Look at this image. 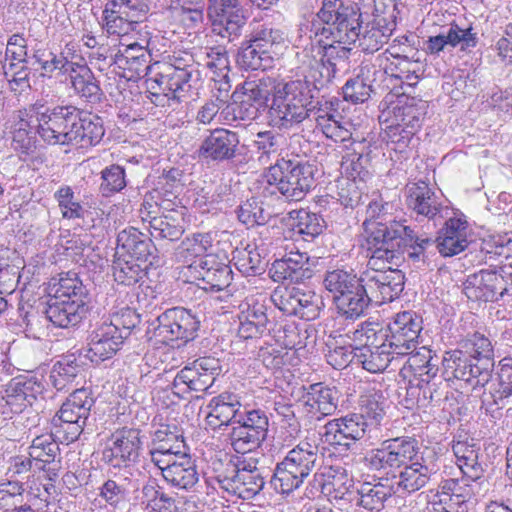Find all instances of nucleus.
<instances>
[{"instance_id":"f257e3e1","label":"nucleus","mask_w":512,"mask_h":512,"mask_svg":"<svg viewBox=\"0 0 512 512\" xmlns=\"http://www.w3.org/2000/svg\"><path fill=\"white\" fill-rule=\"evenodd\" d=\"M363 230L367 267L387 264L399 267L405 261V255L413 262H424L425 253L434 245L430 237L416 234L405 221L364 220Z\"/></svg>"},{"instance_id":"f03ea898","label":"nucleus","mask_w":512,"mask_h":512,"mask_svg":"<svg viewBox=\"0 0 512 512\" xmlns=\"http://www.w3.org/2000/svg\"><path fill=\"white\" fill-rule=\"evenodd\" d=\"M355 3L343 0H323L320 10L311 21L310 31L315 35L332 38L351 45L358 43L363 52L378 51L393 30H386L361 19Z\"/></svg>"},{"instance_id":"7ed1b4c3","label":"nucleus","mask_w":512,"mask_h":512,"mask_svg":"<svg viewBox=\"0 0 512 512\" xmlns=\"http://www.w3.org/2000/svg\"><path fill=\"white\" fill-rule=\"evenodd\" d=\"M317 167L298 155L278 158L268 168L267 183L287 201L298 202L315 187Z\"/></svg>"},{"instance_id":"20e7f679","label":"nucleus","mask_w":512,"mask_h":512,"mask_svg":"<svg viewBox=\"0 0 512 512\" xmlns=\"http://www.w3.org/2000/svg\"><path fill=\"white\" fill-rule=\"evenodd\" d=\"M314 98L310 81L292 80L278 88L269 108L270 124L289 130L310 118L308 107Z\"/></svg>"},{"instance_id":"39448f33","label":"nucleus","mask_w":512,"mask_h":512,"mask_svg":"<svg viewBox=\"0 0 512 512\" xmlns=\"http://www.w3.org/2000/svg\"><path fill=\"white\" fill-rule=\"evenodd\" d=\"M37 133L50 145H75L80 109L73 105L45 106L36 102Z\"/></svg>"},{"instance_id":"423d86ee","label":"nucleus","mask_w":512,"mask_h":512,"mask_svg":"<svg viewBox=\"0 0 512 512\" xmlns=\"http://www.w3.org/2000/svg\"><path fill=\"white\" fill-rule=\"evenodd\" d=\"M318 461V446L301 441L276 464L272 481L282 494H290L302 486Z\"/></svg>"},{"instance_id":"0eeeda50","label":"nucleus","mask_w":512,"mask_h":512,"mask_svg":"<svg viewBox=\"0 0 512 512\" xmlns=\"http://www.w3.org/2000/svg\"><path fill=\"white\" fill-rule=\"evenodd\" d=\"M94 404L91 390L75 389L53 418L56 438L66 444L76 441L84 430Z\"/></svg>"},{"instance_id":"6e6552de","label":"nucleus","mask_w":512,"mask_h":512,"mask_svg":"<svg viewBox=\"0 0 512 512\" xmlns=\"http://www.w3.org/2000/svg\"><path fill=\"white\" fill-rule=\"evenodd\" d=\"M422 452L415 438L396 437L384 440L378 448L367 451L363 463L371 471L394 472L413 461Z\"/></svg>"},{"instance_id":"1a4fd4ad","label":"nucleus","mask_w":512,"mask_h":512,"mask_svg":"<svg viewBox=\"0 0 512 512\" xmlns=\"http://www.w3.org/2000/svg\"><path fill=\"white\" fill-rule=\"evenodd\" d=\"M181 275L185 282L195 284L209 292L227 290L233 281L230 265L216 255H206L193 260L182 268Z\"/></svg>"},{"instance_id":"9d476101","label":"nucleus","mask_w":512,"mask_h":512,"mask_svg":"<svg viewBox=\"0 0 512 512\" xmlns=\"http://www.w3.org/2000/svg\"><path fill=\"white\" fill-rule=\"evenodd\" d=\"M142 445L139 429H117L107 439L101 452V461L109 468H129L139 461Z\"/></svg>"},{"instance_id":"9b49d317","label":"nucleus","mask_w":512,"mask_h":512,"mask_svg":"<svg viewBox=\"0 0 512 512\" xmlns=\"http://www.w3.org/2000/svg\"><path fill=\"white\" fill-rule=\"evenodd\" d=\"M422 329L423 320L418 313L412 310L401 311L390 318L384 341L392 353L400 358L406 357L416 349Z\"/></svg>"},{"instance_id":"f8f14e48","label":"nucleus","mask_w":512,"mask_h":512,"mask_svg":"<svg viewBox=\"0 0 512 512\" xmlns=\"http://www.w3.org/2000/svg\"><path fill=\"white\" fill-rule=\"evenodd\" d=\"M197 154L207 164L233 162L243 156L240 134L223 127L209 130L201 139Z\"/></svg>"},{"instance_id":"ddd939ff","label":"nucleus","mask_w":512,"mask_h":512,"mask_svg":"<svg viewBox=\"0 0 512 512\" xmlns=\"http://www.w3.org/2000/svg\"><path fill=\"white\" fill-rule=\"evenodd\" d=\"M208 17L215 35L234 42L246 25L247 17L239 0H209Z\"/></svg>"},{"instance_id":"4468645a","label":"nucleus","mask_w":512,"mask_h":512,"mask_svg":"<svg viewBox=\"0 0 512 512\" xmlns=\"http://www.w3.org/2000/svg\"><path fill=\"white\" fill-rule=\"evenodd\" d=\"M395 265L387 264L383 267H367L363 271V282L370 292V297L376 303L392 302L404 290L405 275Z\"/></svg>"},{"instance_id":"2eb2a0df","label":"nucleus","mask_w":512,"mask_h":512,"mask_svg":"<svg viewBox=\"0 0 512 512\" xmlns=\"http://www.w3.org/2000/svg\"><path fill=\"white\" fill-rule=\"evenodd\" d=\"M221 373L218 359L201 357L183 367L175 376L173 387L180 392H205L211 388Z\"/></svg>"},{"instance_id":"dca6fc26","label":"nucleus","mask_w":512,"mask_h":512,"mask_svg":"<svg viewBox=\"0 0 512 512\" xmlns=\"http://www.w3.org/2000/svg\"><path fill=\"white\" fill-rule=\"evenodd\" d=\"M442 364L444 369L443 375H445L446 380L457 379L464 381L471 385L474 390L485 387L493 376V371L490 369L484 375L483 365H480V363L459 349L446 352L442 359Z\"/></svg>"},{"instance_id":"f3484780","label":"nucleus","mask_w":512,"mask_h":512,"mask_svg":"<svg viewBox=\"0 0 512 512\" xmlns=\"http://www.w3.org/2000/svg\"><path fill=\"white\" fill-rule=\"evenodd\" d=\"M435 460V454L425 449L413 461L398 470V474H393L394 485L398 490L409 494L420 490L436 474L438 468Z\"/></svg>"},{"instance_id":"a211bd4d","label":"nucleus","mask_w":512,"mask_h":512,"mask_svg":"<svg viewBox=\"0 0 512 512\" xmlns=\"http://www.w3.org/2000/svg\"><path fill=\"white\" fill-rule=\"evenodd\" d=\"M44 390L42 377L21 375L7 384L2 399L12 413L19 414L33 406Z\"/></svg>"},{"instance_id":"6ab92c4d","label":"nucleus","mask_w":512,"mask_h":512,"mask_svg":"<svg viewBox=\"0 0 512 512\" xmlns=\"http://www.w3.org/2000/svg\"><path fill=\"white\" fill-rule=\"evenodd\" d=\"M116 255L129 257L141 263L152 265L158 259V249L145 233L129 226L117 235Z\"/></svg>"},{"instance_id":"aec40b11","label":"nucleus","mask_w":512,"mask_h":512,"mask_svg":"<svg viewBox=\"0 0 512 512\" xmlns=\"http://www.w3.org/2000/svg\"><path fill=\"white\" fill-rule=\"evenodd\" d=\"M302 390L304 408L312 418L321 420L337 411L340 392L335 386L317 382L302 386Z\"/></svg>"},{"instance_id":"412c9836","label":"nucleus","mask_w":512,"mask_h":512,"mask_svg":"<svg viewBox=\"0 0 512 512\" xmlns=\"http://www.w3.org/2000/svg\"><path fill=\"white\" fill-rule=\"evenodd\" d=\"M163 69L173 89V99H180L184 93L191 88V82L199 80V64L195 61L193 54L181 52L170 58V61L163 65Z\"/></svg>"},{"instance_id":"4be33fe9","label":"nucleus","mask_w":512,"mask_h":512,"mask_svg":"<svg viewBox=\"0 0 512 512\" xmlns=\"http://www.w3.org/2000/svg\"><path fill=\"white\" fill-rule=\"evenodd\" d=\"M313 265L307 253L290 251L272 263L269 275L274 282L299 283L313 276Z\"/></svg>"},{"instance_id":"5701e85b","label":"nucleus","mask_w":512,"mask_h":512,"mask_svg":"<svg viewBox=\"0 0 512 512\" xmlns=\"http://www.w3.org/2000/svg\"><path fill=\"white\" fill-rule=\"evenodd\" d=\"M124 343V336L117 327L103 321L97 324L88 337L87 357L95 363L112 358Z\"/></svg>"},{"instance_id":"b1692460","label":"nucleus","mask_w":512,"mask_h":512,"mask_svg":"<svg viewBox=\"0 0 512 512\" xmlns=\"http://www.w3.org/2000/svg\"><path fill=\"white\" fill-rule=\"evenodd\" d=\"M367 426L368 423L362 421V416H357L356 413L335 418L324 426L325 442L350 449L357 440L364 436Z\"/></svg>"},{"instance_id":"393cba45","label":"nucleus","mask_w":512,"mask_h":512,"mask_svg":"<svg viewBox=\"0 0 512 512\" xmlns=\"http://www.w3.org/2000/svg\"><path fill=\"white\" fill-rule=\"evenodd\" d=\"M241 397L235 393L222 392L207 405L206 423L216 431L238 423L241 414Z\"/></svg>"},{"instance_id":"a878e982","label":"nucleus","mask_w":512,"mask_h":512,"mask_svg":"<svg viewBox=\"0 0 512 512\" xmlns=\"http://www.w3.org/2000/svg\"><path fill=\"white\" fill-rule=\"evenodd\" d=\"M381 77H383V72L376 65L361 64L357 75L348 79L342 87L344 99L352 103L367 101L371 93L375 91L374 83Z\"/></svg>"},{"instance_id":"bb28decb","label":"nucleus","mask_w":512,"mask_h":512,"mask_svg":"<svg viewBox=\"0 0 512 512\" xmlns=\"http://www.w3.org/2000/svg\"><path fill=\"white\" fill-rule=\"evenodd\" d=\"M87 303L68 301L51 297L43 310L48 321L57 328H69L78 325L86 316Z\"/></svg>"},{"instance_id":"cd10ccee","label":"nucleus","mask_w":512,"mask_h":512,"mask_svg":"<svg viewBox=\"0 0 512 512\" xmlns=\"http://www.w3.org/2000/svg\"><path fill=\"white\" fill-rule=\"evenodd\" d=\"M163 479L173 488L192 490L200 480L197 460L188 452L176 456L172 468L163 473Z\"/></svg>"},{"instance_id":"c85d7f7f","label":"nucleus","mask_w":512,"mask_h":512,"mask_svg":"<svg viewBox=\"0 0 512 512\" xmlns=\"http://www.w3.org/2000/svg\"><path fill=\"white\" fill-rule=\"evenodd\" d=\"M471 481L467 477L456 479L448 478L442 480L438 485L436 497H438V505H444L441 507L448 509L459 508L461 512L467 509L466 503L473 497L474 490Z\"/></svg>"},{"instance_id":"c756f323","label":"nucleus","mask_w":512,"mask_h":512,"mask_svg":"<svg viewBox=\"0 0 512 512\" xmlns=\"http://www.w3.org/2000/svg\"><path fill=\"white\" fill-rule=\"evenodd\" d=\"M405 197L407 207L418 215L434 219L440 213L441 205L435 192L424 181L408 183Z\"/></svg>"},{"instance_id":"7c9ffc66","label":"nucleus","mask_w":512,"mask_h":512,"mask_svg":"<svg viewBox=\"0 0 512 512\" xmlns=\"http://www.w3.org/2000/svg\"><path fill=\"white\" fill-rule=\"evenodd\" d=\"M185 208H172L163 210L159 218L149 220V231L155 240H167L170 242L181 239L185 232Z\"/></svg>"},{"instance_id":"2f4dec72","label":"nucleus","mask_w":512,"mask_h":512,"mask_svg":"<svg viewBox=\"0 0 512 512\" xmlns=\"http://www.w3.org/2000/svg\"><path fill=\"white\" fill-rule=\"evenodd\" d=\"M84 372L83 362L70 354L53 364L49 379L57 391H64L81 384L85 378Z\"/></svg>"},{"instance_id":"473e14b6","label":"nucleus","mask_w":512,"mask_h":512,"mask_svg":"<svg viewBox=\"0 0 512 512\" xmlns=\"http://www.w3.org/2000/svg\"><path fill=\"white\" fill-rule=\"evenodd\" d=\"M311 21L307 23L306 29L309 31V39L315 42L318 47L317 55L323 59L325 63L332 68L337 74L346 70L349 65V58L351 55V48L349 45L334 41L332 38L315 35L310 31Z\"/></svg>"},{"instance_id":"72a5a7b5","label":"nucleus","mask_w":512,"mask_h":512,"mask_svg":"<svg viewBox=\"0 0 512 512\" xmlns=\"http://www.w3.org/2000/svg\"><path fill=\"white\" fill-rule=\"evenodd\" d=\"M428 107L427 101L405 96L403 92L392 107V120L417 132L423 124Z\"/></svg>"},{"instance_id":"f704fd0d","label":"nucleus","mask_w":512,"mask_h":512,"mask_svg":"<svg viewBox=\"0 0 512 512\" xmlns=\"http://www.w3.org/2000/svg\"><path fill=\"white\" fill-rule=\"evenodd\" d=\"M373 301L374 298L370 297V292L363 283L357 289L335 297L334 303L339 317L355 321L364 315Z\"/></svg>"},{"instance_id":"c9c22d12","label":"nucleus","mask_w":512,"mask_h":512,"mask_svg":"<svg viewBox=\"0 0 512 512\" xmlns=\"http://www.w3.org/2000/svg\"><path fill=\"white\" fill-rule=\"evenodd\" d=\"M499 280L496 270H480L467 276L462 284V291L469 300L494 302L495 285Z\"/></svg>"},{"instance_id":"e433bc0d","label":"nucleus","mask_w":512,"mask_h":512,"mask_svg":"<svg viewBox=\"0 0 512 512\" xmlns=\"http://www.w3.org/2000/svg\"><path fill=\"white\" fill-rule=\"evenodd\" d=\"M392 4L386 3V0H360L355 3L359 12L362 14L361 19L365 22L370 21L371 24L385 28L386 30H394L396 26L397 1L390 0Z\"/></svg>"},{"instance_id":"4c0bfd02","label":"nucleus","mask_w":512,"mask_h":512,"mask_svg":"<svg viewBox=\"0 0 512 512\" xmlns=\"http://www.w3.org/2000/svg\"><path fill=\"white\" fill-rule=\"evenodd\" d=\"M356 364L370 373H380L395 360L400 358L385 341L373 347H355Z\"/></svg>"},{"instance_id":"58836bf2","label":"nucleus","mask_w":512,"mask_h":512,"mask_svg":"<svg viewBox=\"0 0 512 512\" xmlns=\"http://www.w3.org/2000/svg\"><path fill=\"white\" fill-rule=\"evenodd\" d=\"M184 173L179 168L164 170L158 177L157 186L154 189L162 199L156 201L159 210H171L180 202L178 196L182 191Z\"/></svg>"},{"instance_id":"ea45409f","label":"nucleus","mask_w":512,"mask_h":512,"mask_svg":"<svg viewBox=\"0 0 512 512\" xmlns=\"http://www.w3.org/2000/svg\"><path fill=\"white\" fill-rule=\"evenodd\" d=\"M394 493L393 485L384 483L383 479L376 483L364 482L357 490L356 505L370 512H380Z\"/></svg>"},{"instance_id":"a19ab883","label":"nucleus","mask_w":512,"mask_h":512,"mask_svg":"<svg viewBox=\"0 0 512 512\" xmlns=\"http://www.w3.org/2000/svg\"><path fill=\"white\" fill-rule=\"evenodd\" d=\"M74 71L69 74L74 93L87 103H99L103 92L91 69L86 64L78 63Z\"/></svg>"},{"instance_id":"79ce46f5","label":"nucleus","mask_w":512,"mask_h":512,"mask_svg":"<svg viewBox=\"0 0 512 512\" xmlns=\"http://www.w3.org/2000/svg\"><path fill=\"white\" fill-rule=\"evenodd\" d=\"M463 353L483 365V373H487L488 369L494 371V347L491 340L484 334L476 331L466 336L460 343Z\"/></svg>"},{"instance_id":"37998d69","label":"nucleus","mask_w":512,"mask_h":512,"mask_svg":"<svg viewBox=\"0 0 512 512\" xmlns=\"http://www.w3.org/2000/svg\"><path fill=\"white\" fill-rule=\"evenodd\" d=\"M452 451L464 477L475 482L483 476L484 469L479 462L480 447L477 444L457 441L453 443Z\"/></svg>"},{"instance_id":"c03bdc74","label":"nucleus","mask_w":512,"mask_h":512,"mask_svg":"<svg viewBox=\"0 0 512 512\" xmlns=\"http://www.w3.org/2000/svg\"><path fill=\"white\" fill-rule=\"evenodd\" d=\"M115 63L119 68L129 70L138 77L148 76L152 69L151 54L143 46L133 43L119 50L115 55Z\"/></svg>"},{"instance_id":"a18cd8bd","label":"nucleus","mask_w":512,"mask_h":512,"mask_svg":"<svg viewBox=\"0 0 512 512\" xmlns=\"http://www.w3.org/2000/svg\"><path fill=\"white\" fill-rule=\"evenodd\" d=\"M363 283V272L358 277L352 269H328L323 278V285L327 291L333 294L334 300L338 295L346 294L352 289H357Z\"/></svg>"},{"instance_id":"49530a36","label":"nucleus","mask_w":512,"mask_h":512,"mask_svg":"<svg viewBox=\"0 0 512 512\" xmlns=\"http://www.w3.org/2000/svg\"><path fill=\"white\" fill-rule=\"evenodd\" d=\"M55 432L35 437L28 448V455L34 460L39 470H44L46 465L54 464L60 455V448Z\"/></svg>"},{"instance_id":"de8ad7c7","label":"nucleus","mask_w":512,"mask_h":512,"mask_svg":"<svg viewBox=\"0 0 512 512\" xmlns=\"http://www.w3.org/2000/svg\"><path fill=\"white\" fill-rule=\"evenodd\" d=\"M290 218L293 220V230L305 241L314 240L326 228V222L320 214L306 209L293 210Z\"/></svg>"},{"instance_id":"09e8293b","label":"nucleus","mask_w":512,"mask_h":512,"mask_svg":"<svg viewBox=\"0 0 512 512\" xmlns=\"http://www.w3.org/2000/svg\"><path fill=\"white\" fill-rule=\"evenodd\" d=\"M152 447L162 452H171L176 456L186 453L188 447L185 443L183 431L177 425H161L152 438Z\"/></svg>"},{"instance_id":"8fccbe9b","label":"nucleus","mask_w":512,"mask_h":512,"mask_svg":"<svg viewBox=\"0 0 512 512\" xmlns=\"http://www.w3.org/2000/svg\"><path fill=\"white\" fill-rule=\"evenodd\" d=\"M407 356L406 365L413 373V378H433L439 372V364L442 360L431 349L423 346Z\"/></svg>"},{"instance_id":"3c124183","label":"nucleus","mask_w":512,"mask_h":512,"mask_svg":"<svg viewBox=\"0 0 512 512\" xmlns=\"http://www.w3.org/2000/svg\"><path fill=\"white\" fill-rule=\"evenodd\" d=\"M148 266L149 264L117 255L112 265L114 280L124 286L135 285L146 276Z\"/></svg>"},{"instance_id":"603ef678","label":"nucleus","mask_w":512,"mask_h":512,"mask_svg":"<svg viewBox=\"0 0 512 512\" xmlns=\"http://www.w3.org/2000/svg\"><path fill=\"white\" fill-rule=\"evenodd\" d=\"M75 145L80 147L95 146L105 135L103 119L97 115L86 114L80 110Z\"/></svg>"},{"instance_id":"864d4df0","label":"nucleus","mask_w":512,"mask_h":512,"mask_svg":"<svg viewBox=\"0 0 512 512\" xmlns=\"http://www.w3.org/2000/svg\"><path fill=\"white\" fill-rule=\"evenodd\" d=\"M215 236L213 232L194 233L181 242L179 253L183 255L188 264L197 258H202L206 255H214L210 250Z\"/></svg>"},{"instance_id":"5fc2aeb1","label":"nucleus","mask_w":512,"mask_h":512,"mask_svg":"<svg viewBox=\"0 0 512 512\" xmlns=\"http://www.w3.org/2000/svg\"><path fill=\"white\" fill-rule=\"evenodd\" d=\"M236 269L244 276H254L264 270L263 259L256 245L248 244L245 248H236L232 253Z\"/></svg>"},{"instance_id":"6e6d98bb","label":"nucleus","mask_w":512,"mask_h":512,"mask_svg":"<svg viewBox=\"0 0 512 512\" xmlns=\"http://www.w3.org/2000/svg\"><path fill=\"white\" fill-rule=\"evenodd\" d=\"M237 216L240 222L253 227L267 224L273 214L269 208L265 207L263 201L257 197H251L238 207Z\"/></svg>"},{"instance_id":"4d7b16f0","label":"nucleus","mask_w":512,"mask_h":512,"mask_svg":"<svg viewBox=\"0 0 512 512\" xmlns=\"http://www.w3.org/2000/svg\"><path fill=\"white\" fill-rule=\"evenodd\" d=\"M174 9L185 28L199 29L204 24V0H177Z\"/></svg>"},{"instance_id":"13d9d810","label":"nucleus","mask_w":512,"mask_h":512,"mask_svg":"<svg viewBox=\"0 0 512 512\" xmlns=\"http://www.w3.org/2000/svg\"><path fill=\"white\" fill-rule=\"evenodd\" d=\"M54 199L58 203L60 214L63 219L76 220L84 218L87 210L76 198L72 187L62 185L55 191Z\"/></svg>"},{"instance_id":"bf43d9fd","label":"nucleus","mask_w":512,"mask_h":512,"mask_svg":"<svg viewBox=\"0 0 512 512\" xmlns=\"http://www.w3.org/2000/svg\"><path fill=\"white\" fill-rule=\"evenodd\" d=\"M69 53L60 52L56 54L52 51L47 53L36 51L33 58L35 62L40 65V68L43 71V75L52 74L55 71H59L64 75H69L74 71L75 66H77V62H73L69 60Z\"/></svg>"},{"instance_id":"052dcab7","label":"nucleus","mask_w":512,"mask_h":512,"mask_svg":"<svg viewBox=\"0 0 512 512\" xmlns=\"http://www.w3.org/2000/svg\"><path fill=\"white\" fill-rule=\"evenodd\" d=\"M88 291L74 272H67L59 278L54 297L58 299L86 303Z\"/></svg>"},{"instance_id":"680f3d73","label":"nucleus","mask_w":512,"mask_h":512,"mask_svg":"<svg viewBox=\"0 0 512 512\" xmlns=\"http://www.w3.org/2000/svg\"><path fill=\"white\" fill-rule=\"evenodd\" d=\"M385 398L381 391L370 390L360 396L359 413L362 421L377 425L384 415Z\"/></svg>"},{"instance_id":"e2e57ef3","label":"nucleus","mask_w":512,"mask_h":512,"mask_svg":"<svg viewBox=\"0 0 512 512\" xmlns=\"http://www.w3.org/2000/svg\"><path fill=\"white\" fill-rule=\"evenodd\" d=\"M240 463H236L233 459H230L224 466V469L219 472L216 476V480L219 487L231 495H236L242 499L243 495V483L242 473L245 469V465L240 466Z\"/></svg>"},{"instance_id":"0e129e2a","label":"nucleus","mask_w":512,"mask_h":512,"mask_svg":"<svg viewBox=\"0 0 512 512\" xmlns=\"http://www.w3.org/2000/svg\"><path fill=\"white\" fill-rule=\"evenodd\" d=\"M103 27L110 35H124L135 29V24L109 0L102 12Z\"/></svg>"},{"instance_id":"69168bd1","label":"nucleus","mask_w":512,"mask_h":512,"mask_svg":"<svg viewBox=\"0 0 512 512\" xmlns=\"http://www.w3.org/2000/svg\"><path fill=\"white\" fill-rule=\"evenodd\" d=\"M236 61L239 67L245 70H265L270 67L272 56L248 41L238 51Z\"/></svg>"},{"instance_id":"338daca9","label":"nucleus","mask_w":512,"mask_h":512,"mask_svg":"<svg viewBox=\"0 0 512 512\" xmlns=\"http://www.w3.org/2000/svg\"><path fill=\"white\" fill-rule=\"evenodd\" d=\"M341 167L347 175L346 179L366 182L371 177L369 153H348L342 158Z\"/></svg>"},{"instance_id":"774afa93","label":"nucleus","mask_w":512,"mask_h":512,"mask_svg":"<svg viewBox=\"0 0 512 512\" xmlns=\"http://www.w3.org/2000/svg\"><path fill=\"white\" fill-rule=\"evenodd\" d=\"M284 141L285 138L282 134L271 129L257 132L252 143L259 155V161L263 162L268 161L271 155L277 154Z\"/></svg>"}]
</instances>
